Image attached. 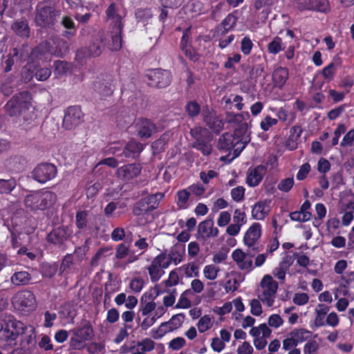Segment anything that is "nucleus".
<instances>
[{"label": "nucleus", "instance_id": "10", "mask_svg": "<svg viewBox=\"0 0 354 354\" xmlns=\"http://www.w3.org/2000/svg\"><path fill=\"white\" fill-rule=\"evenodd\" d=\"M192 136L196 140L193 147L201 151L205 156H208L212 152V145L209 143V133L207 129L201 127H196L190 131Z\"/></svg>", "mask_w": 354, "mask_h": 354}, {"label": "nucleus", "instance_id": "48", "mask_svg": "<svg viewBox=\"0 0 354 354\" xmlns=\"http://www.w3.org/2000/svg\"><path fill=\"white\" fill-rule=\"evenodd\" d=\"M38 346L40 348L45 351H52L53 349V344L50 337L45 334H41L39 337Z\"/></svg>", "mask_w": 354, "mask_h": 354}, {"label": "nucleus", "instance_id": "54", "mask_svg": "<svg viewBox=\"0 0 354 354\" xmlns=\"http://www.w3.org/2000/svg\"><path fill=\"white\" fill-rule=\"evenodd\" d=\"M278 123V120L270 115L266 116L260 122V127L264 131H268L270 128Z\"/></svg>", "mask_w": 354, "mask_h": 354}, {"label": "nucleus", "instance_id": "52", "mask_svg": "<svg viewBox=\"0 0 354 354\" xmlns=\"http://www.w3.org/2000/svg\"><path fill=\"white\" fill-rule=\"evenodd\" d=\"M290 217L292 221H299V222H306L310 219L311 213L297 211V212L290 213Z\"/></svg>", "mask_w": 354, "mask_h": 354}, {"label": "nucleus", "instance_id": "4", "mask_svg": "<svg viewBox=\"0 0 354 354\" xmlns=\"http://www.w3.org/2000/svg\"><path fill=\"white\" fill-rule=\"evenodd\" d=\"M279 288V283L270 274H266L261 279L257 290V297L262 304L268 307H273Z\"/></svg>", "mask_w": 354, "mask_h": 354}, {"label": "nucleus", "instance_id": "35", "mask_svg": "<svg viewBox=\"0 0 354 354\" xmlns=\"http://www.w3.org/2000/svg\"><path fill=\"white\" fill-rule=\"evenodd\" d=\"M172 331V328L169 323H162L157 328H153L151 332V336L156 339H161L165 335Z\"/></svg>", "mask_w": 354, "mask_h": 354}, {"label": "nucleus", "instance_id": "12", "mask_svg": "<svg viewBox=\"0 0 354 354\" xmlns=\"http://www.w3.org/2000/svg\"><path fill=\"white\" fill-rule=\"evenodd\" d=\"M168 268L167 261L164 256L157 255L151 263L146 268L151 282L158 281L164 275V269Z\"/></svg>", "mask_w": 354, "mask_h": 354}, {"label": "nucleus", "instance_id": "32", "mask_svg": "<svg viewBox=\"0 0 354 354\" xmlns=\"http://www.w3.org/2000/svg\"><path fill=\"white\" fill-rule=\"evenodd\" d=\"M341 222L342 225L348 226L354 219V201L346 204V209L342 211Z\"/></svg>", "mask_w": 354, "mask_h": 354}, {"label": "nucleus", "instance_id": "57", "mask_svg": "<svg viewBox=\"0 0 354 354\" xmlns=\"http://www.w3.org/2000/svg\"><path fill=\"white\" fill-rule=\"evenodd\" d=\"M145 281L141 277H134L129 283V288L134 292H140L143 289Z\"/></svg>", "mask_w": 354, "mask_h": 354}, {"label": "nucleus", "instance_id": "22", "mask_svg": "<svg viewBox=\"0 0 354 354\" xmlns=\"http://www.w3.org/2000/svg\"><path fill=\"white\" fill-rule=\"evenodd\" d=\"M82 118V113L79 107H69L63 120V124L66 128L70 129L72 126L79 124Z\"/></svg>", "mask_w": 354, "mask_h": 354}, {"label": "nucleus", "instance_id": "45", "mask_svg": "<svg viewBox=\"0 0 354 354\" xmlns=\"http://www.w3.org/2000/svg\"><path fill=\"white\" fill-rule=\"evenodd\" d=\"M165 194L163 193L158 192L155 194L149 195L143 199L148 203V206H149L151 210H153L157 208L159 201L163 198Z\"/></svg>", "mask_w": 354, "mask_h": 354}, {"label": "nucleus", "instance_id": "44", "mask_svg": "<svg viewBox=\"0 0 354 354\" xmlns=\"http://www.w3.org/2000/svg\"><path fill=\"white\" fill-rule=\"evenodd\" d=\"M290 334L297 344L307 340L312 335V333L310 331L303 328L295 329L290 332Z\"/></svg>", "mask_w": 354, "mask_h": 354}, {"label": "nucleus", "instance_id": "25", "mask_svg": "<svg viewBox=\"0 0 354 354\" xmlns=\"http://www.w3.org/2000/svg\"><path fill=\"white\" fill-rule=\"evenodd\" d=\"M261 235V225L254 223L245 232L244 243L249 248L252 247L258 241Z\"/></svg>", "mask_w": 354, "mask_h": 354}, {"label": "nucleus", "instance_id": "56", "mask_svg": "<svg viewBox=\"0 0 354 354\" xmlns=\"http://www.w3.org/2000/svg\"><path fill=\"white\" fill-rule=\"evenodd\" d=\"M136 346L138 348V350H140L145 353L153 350L154 342L151 339L146 338L141 342H138Z\"/></svg>", "mask_w": 354, "mask_h": 354}, {"label": "nucleus", "instance_id": "38", "mask_svg": "<svg viewBox=\"0 0 354 354\" xmlns=\"http://www.w3.org/2000/svg\"><path fill=\"white\" fill-rule=\"evenodd\" d=\"M14 32L20 37H28L29 36L30 30L28 24L25 21H16L12 26Z\"/></svg>", "mask_w": 354, "mask_h": 354}, {"label": "nucleus", "instance_id": "9", "mask_svg": "<svg viewBox=\"0 0 354 354\" xmlns=\"http://www.w3.org/2000/svg\"><path fill=\"white\" fill-rule=\"evenodd\" d=\"M12 304L15 310L25 313L35 309L36 299L33 293L28 290L17 292L12 299Z\"/></svg>", "mask_w": 354, "mask_h": 354}, {"label": "nucleus", "instance_id": "3", "mask_svg": "<svg viewBox=\"0 0 354 354\" xmlns=\"http://www.w3.org/2000/svg\"><path fill=\"white\" fill-rule=\"evenodd\" d=\"M68 50V44L64 39L56 37L51 41L40 44L34 48L30 58L38 59L44 62L50 61L51 55L62 56Z\"/></svg>", "mask_w": 354, "mask_h": 354}, {"label": "nucleus", "instance_id": "29", "mask_svg": "<svg viewBox=\"0 0 354 354\" xmlns=\"http://www.w3.org/2000/svg\"><path fill=\"white\" fill-rule=\"evenodd\" d=\"M288 70L286 68L279 67L272 74V81L275 86L282 88L288 78Z\"/></svg>", "mask_w": 354, "mask_h": 354}, {"label": "nucleus", "instance_id": "42", "mask_svg": "<svg viewBox=\"0 0 354 354\" xmlns=\"http://www.w3.org/2000/svg\"><path fill=\"white\" fill-rule=\"evenodd\" d=\"M330 10V7L328 0H311L310 10L326 13Z\"/></svg>", "mask_w": 354, "mask_h": 354}, {"label": "nucleus", "instance_id": "21", "mask_svg": "<svg viewBox=\"0 0 354 354\" xmlns=\"http://www.w3.org/2000/svg\"><path fill=\"white\" fill-rule=\"evenodd\" d=\"M232 257L240 269L248 270H252V257L250 254L245 253L240 249H236L233 251Z\"/></svg>", "mask_w": 354, "mask_h": 354}, {"label": "nucleus", "instance_id": "40", "mask_svg": "<svg viewBox=\"0 0 354 354\" xmlns=\"http://www.w3.org/2000/svg\"><path fill=\"white\" fill-rule=\"evenodd\" d=\"M219 272V267L214 264L206 265L203 270L204 277L210 281L215 280Z\"/></svg>", "mask_w": 354, "mask_h": 354}, {"label": "nucleus", "instance_id": "39", "mask_svg": "<svg viewBox=\"0 0 354 354\" xmlns=\"http://www.w3.org/2000/svg\"><path fill=\"white\" fill-rule=\"evenodd\" d=\"M338 66V62H332L322 69V75L327 82H330L334 78Z\"/></svg>", "mask_w": 354, "mask_h": 354}, {"label": "nucleus", "instance_id": "36", "mask_svg": "<svg viewBox=\"0 0 354 354\" xmlns=\"http://www.w3.org/2000/svg\"><path fill=\"white\" fill-rule=\"evenodd\" d=\"M214 324V317L209 315H205L201 317L197 324L198 330L201 333H203L209 330Z\"/></svg>", "mask_w": 354, "mask_h": 354}, {"label": "nucleus", "instance_id": "63", "mask_svg": "<svg viewBox=\"0 0 354 354\" xmlns=\"http://www.w3.org/2000/svg\"><path fill=\"white\" fill-rule=\"evenodd\" d=\"M245 188L243 186H238L231 190V196L236 202H241L245 196Z\"/></svg>", "mask_w": 354, "mask_h": 354}, {"label": "nucleus", "instance_id": "15", "mask_svg": "<svg viewBox=\"0 0 354 354\" xmlns=\"http://www.w3.org/2000/svg\"><path fill=\"white\" fill-rule=\"evenodd\" d=\"M163 292L158 290V287H155L153 290L144 293L141 298L140 311L142 315L146 316L154 312L156 308L155 299Z\"/></svg>", "mask_w": 354, "mask_h": 354}, {"label": "nucleus", "instance_id": "31", "mask_svg": "<svg viewBox=\"0 0 354 354\" xmlns=\"http://www.w3.org/2000/svg\"><path fill=\"white\" fill-rule=\"evenodd\" d=\"M236 18L233 15H228L217 27L216 32L218 35H223L229 30L232 29L236 24Z\"/></svg>", "mask_w": 354, "mask_h": 354}, {"label": "nucleus", "instance_id": "27", "mask_svg": "<svg viewBox=\"0 0 354 354\" xmlns=\"http://www.w3.org/2000/svg\"><path fill=\"white\" fill-rule=\"evenodd\" d=\"M204 121L214 131L219 132L223 129L222 120L214 112L208 111L204 113Z\"/></svg>", "mask_w": 354, "mask_h": 354}, {"label": "nucleus", "instance_id": "46", "mask_svg": "<svg viewBox=\"0 0 354 354\" xmlns=\"http://www.w3.org/2000/svg\"><path fill=\"white\" fill-rule=\"evenodd\" d=\"M179 281V277L176 270H172L169 272L168 279L164 281H162L160 285L156 286V287H158V289L161 288L162 286L167 287H172L178 283Z\"/></svg>", "mask_w": 354, "mask_h": 354}, {"label": "nucleus", "instance_id": "59", "mask_svg": "<svg viewBox=\"0 0 354 354\" xmlns=\"http://www.w3.org/2000/svg\"><path fill=\"white\" fill-rule=\"evenodd\" d=\"M261 301L258 299H253L250 302V313L254 316H260L263 313Z\"/></svg>", "mask_w": 354, "mask_h": 354}, {"label": "nucleus", "instance_id": "50", "mask_svg": "<svg viewBox=\"0 0 354 354\" xmlns=\"http://www.w3.org/2000/svg\"><path fill=\"white\" fill-rule=\"evenodd\" d=\"M149 211H151L149 206H148V203L145 201L143 198L140 199L134 206L133 208V214L135 215L139 216L142 214L147 213Z\"/></svg>", "mask_w": 354, "mask_h": 354}, {"label": "nucleus", "instance_id": "53", "mask_svg": "<svg viewBox=\"0 0 354 354\" xmlns=\"http://www.w3.org/2000/svg\"><path fill=\"white\" fill-rule=\"evenodd\" d=\"M95 90L102 96H108L113 93L111 87L107 84L97 82L94 85Z\"/></svg>", "mask_w": 354, "mask_h": 354}, {"label": "nucleus", "instance_id": "60", "mask_svg": "<svg viewBox=\"0 0 354 354\" xmlns=\"http://www.w3.org/2000/svg\"><path fill=\"white\" fill-rule=\"evenodd\" d=\"M254 46L253 42L249 37H244L241 41V50L245 55L250 54Z\"/></svg>", "mask_w": 354, "mask_h": 354}, {"label": "nucleus", "instance_id": "62", "mask_svg": "<svg viewBox=\"0 0 354 354\" xmlns=\"http://www.w3.org/2000/svg\"><path fill=\"white\" fill-rule=\"evenodd\" d=\"M143 145L136 140L129 141L125 147L126 151L131 153H140L143 150Z\"/></svg>", "mask_w": 354, "mask_h": 354}, {"label": "nucleus", "instance_id": "58", "mask_svg": "<svg viewBox=\"0 0 354 354\" xmlns=\"http://www.w3.org/2000/svg\"><path fill=\"white\" fill-rule=\"evenodd\" d=\"M246 222L247 218L245 213L240 209H236L234 212L233 223L241 227L245 224Z\"/></svg>", "mask_w": 354, "mask_h": 354}, {"label": "nucleus", "instance_id": "8", "mask_svg": "<svg viewBox=\"0 0 354 354\" xmlns=\"http://www.w3.org/2000/svg\"><path fill=\"white\" fill-rule=\"evenodd\" d=\"M56 200L57 196L52 192H35L26 196L24 204L31 210H44L51 207Z\"/></svg>", "mask_w": 354, "mask_h": 354}, {"label": "nucleus", "instance_id": "14", "mask_svg": "<svg viewBox=\"0 0 354 354\" xmlns=\"http://www.w3.org/2000/svg\"><path fill=\"white\" fill-rule=\"evenodd\" d=\"M147 77L149 82V84L151 86L158 88H164L167 86L171 82V73L169 71L155 69L150 71Z\"/></svg>", "mask_w": 354, "mask_h": 354}, {"label": "nucleus", "instance_id": "33", "mask_svg": "<svg viewBox=\"0 0 354 354\" xmlns=\"http://www.w3.org/2000/svg\"><path fill=\"white\" fill-rule=\"evenodd\" d=\"M271 330L266 324H261L257 327H252L250 330V335L253 337L268 338L271 335Z\"/></svg>", "mask_w": 354, "mask_h": 354}, {"label": "nucleus", "instance_id": "18", "mask_svg": "<svg viewBox=\"0 0 354 354\" xmlns=\"http://www.w3.org/2000/svg\"><path fill=\"white\" fill-rule=\"evenodd\" d=\"M160 256H164L167 261L168 267L174 263L179 264L183 259L185 255V246L182 244H176L170 248L168 253L162 252Z\"/></svg>", "mask_w": 354, "mask_h": 354}, {"label": "nucleus", "instance_id": "55", "mask_svg": "<svg viewBox=\"0 0 354 354\" xmlns=\"http://www.w3.org/2000/svg\"><path fill=\"white\" fill-rule=\"evenodd\" d=\"M88 212L79 211L76 214V225L79 229H84L87 225Z\"/></svg>", "mask_w": 354, "mask_h": 354}, {"label": "nucleus", "instance_id": "6", "mask_svg": "<svg viewBox=\"0 0 354 354\" xmlns=\"http://www.w3.org/2000/svg\"><path fill=\"white\" fill-rule=\"evenodd\" d=\"M32 96L28 91L20 92L15 95L6 104V113L10 117H18L32 108Z\"/></svg>", "mask_w": 354, "mask_h": 354}, {"label": "nucleus", "instance_id": "34", "mask_svg": "<svg viewBox=\"0 0 354 354\" xmlns=\"http://www.w3.org/2000/svg\"><path fill=\"white\" fill-rule=\"evenodd\" d=\"M104 47L102 36L95 39L88 48V55L93 57L99 56Z\"/></svg>", "mask_w": 354, "mask_h": 354}, {"label": "nucleus", "instance_id": "11", "mask_svg": "<svg viewBox=\"0 0 354 354\" xmlns=\"http://www.w3.org/2000/svg\"><path fill=\"white\" fill-rule=\"evenodd\" d=\"M59 12L53 7L46 6L37 8L35 23L42 28H48L55 24Z\"/></svg>", "mask_w": 354, "mask_h": 354}, {"label": "nucleus", "instance_id": "49", "mask_svg": "<svg viewBox=\"0 0 354 354\" xmlns=\"http://www.w3.org/2000/svg\"><path fill=\"white\" fill-rule=\"evenodd\" d=\"M294 183L293 177H288L279 181L277 189L281 192H288L292 188Z\"/></svg>", "mask_w": 354, "mask_h": 354}, {"label": "nucleus", "instance_id": "41", "mask_svg": "<svg viewBox=\"0 0 354 354\" xmlns=\"http://www.w3.org/2000/svg\"><path fill=\"white\" fill-rule=\"evenodd\" d=\"M30 280V276L26 271H21L15 273L11 277V281L14 285L21 286L25 285Z\"/></svg>", "mask_w": 354, "mask_h": 354}, {"label": "nucleus", "instance_id": "13", "mask_svg": "<svg viewBox=\"0 0 354 354\" xmlns=\"http://www.w3.org/2000/svg\"><path fill=\"white\" fill-rule=\"evenodd\" d=\"M56 175V167L50 163L40 164L32 171L33 178L40 183H45L53 179Z\"/></svg>", "mask_w": 354, "mask_h": 354}, {"label": "nucleus", "instance_id": "28", "mask_svg": "<svg viewBox=\"0 0 354 354\" xmlns=\"http://www.w3.org/2000/svg\"><path fill=\"white\" fill-rule=\"evenodd\" d=\"M330 308L325 304H319L315 309V317L314 324L317 327H322L325 326L326 315L328 313Z\"/></svg>", "mask_w": 354, "mask_h": 354}, {"label": "nucleus", "instance_id": "37", "mask_svg": "<svg viewBox=\"0 0 354 354\" xmlns=\"http://www.w3.org/2000/svg\"><path fill=\"white\" fill-rule=\"evenodd\" d=\"M159 290L163 292L162 294L165 293L162 299L163 305L167 308L172 306L176 301V298L178 294L176 289L171 288L169 290H161V288H159Z\"/></svg>", "mask_w": 354, "mask_h": 354}, {"label": "nucleus", "instance_id": "51", "mask_svg": "<svg viewBox=\"0 0 354 354\" xmlns=\"http://www.w3.org/2000/svg\"><path fill=\"white\" fill-rule=\"evenodd\" d=\"M191 196L201 197L205 192V188L200 183L192 184L187 187Z\"/></svg>", "mask_w": 354, "mask_h": 354}, {"label": "nucleus", "instance_id": "64", "mask_svg": "<svg viewBox=\"0 0 354 354\" xmlns=\"http://www.w3.org/2000/svg\"><path fill=\"white\" fill-rule=\"evenodd\" d=\"M319 349V344L315 340L308 342L304 346V354H317Z\"/></svg>", "mask_w": 354, "mask_h": 354}, {"label": "nucleus", "instance_id": "43", "mask_svg": "<svg viewBox=\"0 0 354 354\" xmlns=\"http://www.w3.org/2000/svg\"><path fill=\"white\" fill-rule=\"evenodd\" d=\"M283 49L284 46L282 39L277 36L274 37V39L268 44V50L269 53L272 55H277Z\"/></svg>", "mask_w": 354, "mask_h": 354}, {"label": "nucleus", "instance_id": "7", "mask_svg": "<svg viewBox=\"0 0 354 354\" xmlns=\"http://www.w3.org/2000/svg\"><path fill=\"white\" fill-rule=\"evenodd\" d=\"M71 336L69 340V348L71 350H82L94 336L93 328L88 322H85L80 326L70 330Z\"/></svg>", "mask_w": 354, "mask_h": 354}, {"label": "nucleus", "instance_id": "24", "mask_svg": "<svg viewBox=\"0 0 354 354\" xmlns=\"http://www.w3.org/2000/svg\"><path fill=\"white\" fill-rule=\"evenodd\" d=\"M270 209V201H260L252 206V216L256 220H263L269 214Z\"/></svg>", "mask_w": 354, "mask_h": 354}, {"label": "nucleus", "instance_id": "19", "mask_svg": "<svg viewBox=\"0 0 354 354\" xmlns=\"http://www.w3.org/2000/svg\"><path fill=\"white\" fill-rule=\"evenodd\" d=\"M141 172V167L138 164H129L120 167L117 170L118 177L123 180L129 181L137 177Z\"/></svg>", "mask_w": 354, "mask_h": 354}, {"label": "nucleus", "instance_id": "61", "mask_svg": "<svg viewBox=\"0 0 354 354\" xmlns=\"http://www.w3.org/2000/svg\"><path fill=\"white\" fill-rule=\"evenodd\" d=\"M200 105L195 101H189L186 105V111L190 117H195L200 113Z\"/></svg>", "mask_w": 354, "mask_h": 354}, {"label": "nucleus", "instance_id": "26", "mask_svg": "<svg viewBox=\"0 0 354 354\" xmlns=\"http://www.w3.org/2000/svg\"><path fill=\"white\" fill-rule=\"evenodd\" d=\"M137 135L140 138H149L155 131V125L147 119H138L136 123Z\"/></svg>", "mask_w": 354, "mask_h": 354}, {"label": "nucleus", "instance_id": "5", "mask_svg": "<svg viewBox=\"0 0 354 354\" xmlns=\"http://www.w3.org/2000/svg\"><path fill=\"white\" fill-rule=\"evenodd\" d=\"M106 12L108 21L113 26L111 31V41L109 42L107 46L111 50H118L122 47V16L116 12L114 3L109 6Z\"/></svg>", "mask_w": 354, "mask_h": 354}, {"label": "nucleus", "instance_id": "23", "mask_svg": "<svg viewBox=\"0 0 354 354\" xmlns=\"http://www.w3.org/2000/svg\"><path fill=\"white\" fill-rule=\"evenodd\" d=\"M71 234V232L68 228L57 227L48 234L47 240L54 245H60L67 240Z\"/></svg>", "mask_w": 354, "mask_h": 354}, {"label": "nucleus", "instance_id": "2", "mask_svg": "<svg viewBox=\"0 0 354 354\" xmlns=\"http://www.w3.org/2000/svg\"><path fill=\"white\" fill-rule=\"evenodd\" d=\"M21 338V345L32 344L35 340V328L15 319H0V346L4 348L17 344L18 337Z\"/></svg>", "mask_w": 354, "mask_h": 354}, {"label": "nucleus", "instance_id": "30", "mask_svg": "<svg viewBox=\"0 0 354 354\" xmlns=\"http://www.w3.org/2000/svg\"><path fill=\"white\" fill-rule=\"evenodd\" d=\"M191 196L187 188L178 190L176 193V201L177 207L180 209H187L191 205Z\"/></svg>", "mask_w": 354, "mask_h": 354}, {"label": "nucleus", "instance_id": "1", "mask_svg": "<svg viewBox=\"0 0 354 354\" xmlns=\"http://www.w3.org/2000/svg\"><path fill=\"white\" fill-rule=\"evenodd\" d=\"M250 119L248 112L232 115L229 122L238 124L234 133H226L220 137L218 147L223 151H234L236 156H239L247 144L250 141L248 120Z\"/></svg>", "mask_w": 354, "mask_h": 354}, {"label": "nucleus", "instance_id": "47", "mask_svg": "<svg viewBox=\"0 0 354 354\" xmlns=\"http://www.w3.org/2000/svg\"><path fill=\"white\" fill-rule=\"evenodd\" d=\"M16 181L11 178L8 180L0 179V194H8L16 187Z\"/></svg>", "mask_w": 354, "mask_h": 354}, {"label": "nucleus", "instance_id": "17", "mask_svg": "<svg viewBox=\"0 0 354 354\" xmlns=\"http://www.w3.org/2000/svg\"><path fill=\"white\" fill-rule=\"evenodd\" d=\"M33 62L28 63L27 65L24 68V71L30 72V74L26 77V79H30L34 75L35 78L39 81L46 80L51 75V71L48 68H37V62H39L38 59H31ZM41 61V59H40ZM42 62H44L41 60Z\"/></svg>", "mask_w": 354, "mask_h": 354}, {"label": "nucleus", "instance_id": "16", "mask_svg": "<svg viewBox=\"0 0 354 354\" xmlns=\"http://www.w3.org/2000/svg\"><path fill=\"white\" fill-rule=\"evenodd\" d=\"M219 230L214 226L212 220H205L201 222L198 225L197 239L205 241L210 238L216 237Z\"/></svg>", "mask_w": 354, "mask_h": 354}, {"label": "nucleus", "instance_id": "20", "mask_svg": "<svg viewBox=\"0 0 354 354\" xmlns=\"http://www.w3.org/2000/svg\"><path fill=\"white\" fill-rule=\"evenodd\" d=\"M266 174V167L263 165H258L250 168L247 173L246 183L250 187L257 186Z\"/></svg>", "mask_w": 354, "mask_h": 354}]
</instances>
